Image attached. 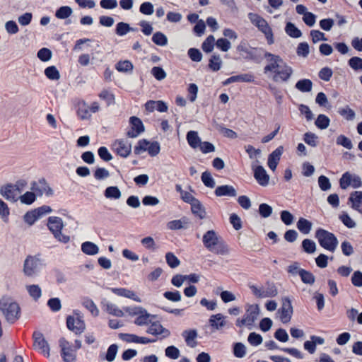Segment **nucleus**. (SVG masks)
<instances>
[{
	"instance_id": "obj_38",
	"label": "nucleus",
	"mask_w": 362,
	"mask_h": 362,
	"mask_svg": "<svg viewBox=\"0 0 362 362\" xmlns=\"http://www.w3.org/2000/svg\"><path fill=\"white\" fill-rule=\"evenodd\" d=\"M26 289L30 297L35 300H37L42 296V290L37 284L28 285L26 286Z\"/></svg>"
},
{
	"instance_id": "obj_47",
	"label": "nucleus",
	"mask_w": 362,
	"mask_h": 362,
	"mask_svg": "<svg viewBox=\"0 0 362 362\" xmlns=\"http://www.w3.org/2000/svg\"><path fill=\"white\" fill-rule=\"evenodd\" d=\"M105 310L110 315L116 317H122L124 315L123 311L118 308L116 305L108 303L106 304Z\"/></svg>"
},
{
	"instance_id": "obj_25",
	"label": "nucleus",
	"mask_w": 362,
	"mask_h": 362,
	"mask_svg": "<svg viewBox=\"0 0 362 362\" xmlns=\"http://www.w3.org/2000/svg\"><path fill=\"white\" fill-rule=\"evenodd\" d=\"M81 251L87 255L93 256L99 252L98 246L90 241H85L81 244Z\"/></svg>"
},
{
	"instance_id": "obj_30",
	"label": "nucleus",
	"mask_w": 362,
	"mask_h": 362,
	"mask_svg": "<svg viewBox=\"0 0 362 362\" xmlns=\"http://www.w3.org/2000/svg\"><path fill=\"white\" fill-rule=\"evenodd\" d=\"M73 13L72 8L69 6H62L57 9L55 12L56 18L59 19H66L68 18Z\"/></svg>"
},
{
	"instance_id": "obj_60",
	"label": "nucleus",
	"mask_w": 362,
	"mask_h": 362,
	"mask_svg": "<svg viewBox=\"0 0 362 362\" xmlns=\"http://www.w3.org/2000/svg\"><path fill=\"white\" fill-rule=\"evenodd\" d=\"M221 64L219 56L213 54L209 59V66L213 71H217L221 69Z\"/></svg>"
},
{
	"instance_id": "obj_12",
	"label": "nucleus",
	"mask_w": 362,
	"mask_h": 362,
	"mask_svg": "<svg viewBox=\"0 0 362 362\" xmlns=\"http://www.w3.org/2000/svg\"><path fill=\"white\" fill-rule=\"evenodd\" d=\"M131 129L127 132V136L129 138H136L145 131L144 125L140 118L136 116H132L129 118Z\"/></svg>"
},
{
	"instance_id": "obj_10",
	"label": "nucleus",
	"mask_w": 362,
	"mask_h": 362,
	"mask_svg": "<svg viewBox=\"0 0 362 362\" xmlns=\"http://www.w3.org/2000/svg\"><path fill=\"white\" fill-rule=\"evenodd\" d=\"M250 288L254 296L260 298L273 297L277 294V291L274 286H257L250 285Z\"/></svg>"
},
{
	"instance_id": "obj_31",
	"label": "nucleus",
	"mask_w": 362,
	"mask_h": 362,
	"mask_svg": "<svg viewBox=\"0 0 362 362\" xmlns=\"http://www.w3.org/2000/svg\"><path fill=\"white\" fill-rule=\"evenodd\" d=\"M298 229L303 234H308L312 228V223L308 220L300 218L297 222Z\"/></svg>"
},
{
	"instance_id": "obj_14",
	"label": "nucleus",
	"mask_w": 362,
	"mask_h": 362,
	"mask_svg": "<svg viewBox=\"0 0 362 362\" xmlns=\"http://www.w3.org/2000/svg\"><path fill=\"white\" fill-rule=\"evenodd\" d=\"M34 341V346L42 351L44 354L47 357L49 356V346L48 342L44 338L42 332L40 331H35L33 334Z\"/></svg>"
},
{
	"instance_id": "obj_34",
	"label": "nucleus",
	"mask_w": 362,
	"mask_h": 362,
	"mask_svg": "<svg viewBox=\"0 0 362 362\" xmlns=\"http://www.w3.org/2000/svg\"><path fill=\"white\" fill-rule=\"evenodd\" d=\"M238 49L240 56L243 58H252L253 54L256 52V49L249 47L246 44H242L238 47Z\"/></svg>"
},
{
	"instance_id": "obj_51",
	"label": "nucleus",
	"mask_w": 362,
	"mask_h": 362,
	"mask_svg": "<svg viewBox=\"0 0 362 362\" xmlns=\"http://www.w3.org/2000/svg\"><path fill=\"white\" fill-rule=\"evenodd\" d=\"M36 194L32 192H26L25 194L21 195L19 199L21 203L30 205L36 200Z\"/></svg>"
},
{
	"instance_id": "obj_17",
	"label": "nucleus",
	"mask_w": 362,
	"mask_h": 362,
	"mask_svg": "<svg viewBox=\"0 0 362 362\" xmlns=\"http://www.w3.org/2000/svg\"><path fill=\"white\" fill-rule=\"evenodd\" d=\"M348 203L351 207L362 214V191H354L350 194Z\"/></svg>"
},
{
	"instance_id": "obj_62",
	"label": "nucleus",
	"mask_w": 362,
	"mask_h": 362,
	"mask_svg": "<svg viewBox=\"0 0 362 362\" xmlns=\"http://www.w3.org/2000/svg\"><path fill=\"white\" fill-rule=\"evenodd\" d=\"M187 54L190 59L195 62H199L202 59V52L197 48H189L187 51Z\"/></svg>"
},
{
	"instance_id": "obj_46",
	"label": "nucleus",
	"mask_w": 362,
	"mask_h": 362,
	"mask_svg": "<svg viewBox=\"0 0 362 362\" xmlns=\"http://www.w3.org/2000/svg\"><path fill=\"white\" fill-rule=\"evenodd\" d=\"M201 180L206 187L209 188H214L215 187V181L209 171L202 173Z\"/></svg>"
},
{
	"instance_id": "obj_2",
	"label": "nucleus",
	"mask_w": 362,
	"mask_h": 362,
	"mask_svg": "<svg viewBox=\"0 0 362 362\" xmlns=\"http://www.w3.org/2000/svg\"><path fill=\"white\" fill-rule=\"evenodd\" d=\"M45 266V260L40 254L28 255L23 263V274L28 277L37 276Z\"/></svg>"
},
{
	"instance_id": "obj_6",
	"label": "nucleus",
	"mask_w": 362,
	"mask_h": 362,
	"mask_svg": "<svg viewBox=\"0 0 362 362\" xmlns=\"http://www.w3.org/2000/svg\"><path fill=\"white\" fill-rule=\"evenodd\" d=\"M248 18L252 25L256 26L265 36L269 45L274 43V37L272 30L268 23L262 16L257 13H250Z\"/></svg>"
},
{
	"instance_id": "obj_54",
	"label": "nucleus",
	"mask_w": 362,
	"mask_h": 362,
	"mask_svg": "<svg viewBox=\"0 0 362 362\" xmlns=\"http://www.w3.org/2000/svg\"><path fill=\"white\" fill-rule=\"evenodd\" d=\"M47 305L54 313L59 311L62 308L61 300L59 298L57 297L49 298L47 300Z\"/></svg>"
},
{
	"instance_id": "obj_4",
	"label": "nucleus",
	"mask_w": 362,
	"mask_h": 362,
	"mask_svg": "<svg viewBox=\"0 0 362 362\" xmlns=\"http://www.w3.org/2000/svg\"><path fill=\"white\" fill-rule=\"evenodd\" d=\"M202 243L204 247L211 252L223 255L224 247L220 238L214 230H207L202 236Z\"/></svg>"
},
{
	"instance_id": "obj_20",
	"label": "nucleus",
	"mask_w": 362,
	"mask_h": 362,
	"mask_svg": "<svg viewBox=\"0 0 362 362\" xmlns=\"http://www.w3.org/2000/svg\"><path fill=\"white\" fill-rule=\"evenodd\" d=\"M283 146H279L276 148L268 157V166L272 170L274 171L277 167V165L280 160L281 156L283 153Z\"/></svg>"
},
{
	"instance_id": "obj_1",
	"label": "nucleus",
	"mask_w": 362,
	"mask_h": 362,
	"mask_svg": "<svg viewBox=\"0 0 362 362\" xmlns=\"http://www.w3.org/2000/svg\"><path fill=\"white\" fill-rule=\"evenodd\" d=\"M264 57L267 60L264 73L269 78L277 83L284 82L289 79L293 74V69L281 57L265 52Z\"/></svg>"
},
{
	"instance_id": "obj_52",
	"label": "nucleus",
	"mask_w": 362,
	"mask_h": 362,
	"mask_svg": "<svg viewBox=\"0 0 362 362\" xmlns=\"http://www.w3.org/2000/svg\"><path fill=\"white\" fill-rule=\"evenodd\" d=\"M139 12L144 15L150 16L154 12V6L151 2H143L139 6Z\"/></svg>"
},
{
	"instance_id": "obj_50",
	"label": "nucleus",
	"mask_w": 362,
	"mask_h": 362,
	"mask_svg": "<svg viewBox=\"0 0 362 362\" xmlns=\"http://www.w3.org/2000/svg\"><path fill=\"white\" fill-rule=\"evenodd\" d=\"M115 67L119 72H127L133 69V64L129 60L119 61L116 64Z\"/></svg>"
},
{
	"instance_id": "obj_13",
	"label": "nucleus",
	"mask_w": 362,
	"mask_h": 362,
	"mask_svg": "<svg viewBox=\"0 0 362 362\" xmlns=\"http://www.w3.org/2000/svg\"><path fill=\"white\" fill-rule=\"evenodd\" d=\"M114 151L122 158H127L132 152L131 143L124 139H117L113 143Z\"/></svg>"
},
{
	"instance_id": "obj_57",
	"label": "nucleus",
	"mask_w": 362,
	"mask_h": 362,
	"mask_svg": "<svg viewBox=\"0 0 362 362\" xmlns=\"http://www.w3.org/2000/svg\"><path fill=\"white\" fill-rule=\"evenodd\" d=\"M99 97L100 99L105 100L108 106L115 103L114 94L107 90H102L99 94Z\"/></svg>"
},
{
	"instance_id": "obj_5",
	"label": "nucleus",
	"mask_w": 362,
	"mask_h": 362,
	"mask_svg": "<svg viewBox=\"0 0 362 362\" xmlns=\"http://www.w3.org/2000/svg\"><path fill=\"white\" fill-rule=\"evenodd\" d=\"M260 314V308L257 304L247 305L245 313L242 318H238L236 325L239 327H246L252 329L255 322L257 320Z\"/></svg>"
},
{
	"instance_id": "obj_40",
	"label": "nucleus",
	"mask_w": 362,
	"mask_h": 362,
	"mask_svg": "<svg viewBox=\"0 0 362 362\" xmlns=\"http://www.w3.org/2000/svg\"><path fill=\"white\" fill-rule=\"evenodd\" d=\"M313 83L309 79H302L296 83V88L301 92H309L312 90Z\"/></svg>"
},
{
	"instance_id": "obj_33",
	"label": "nucleus",
	"mask_w": 362,
	"mask_h": 362,
	"mask_svg": "<svg viewBox=\"0 0 362 362\" xmlns=\"http://www.w3.org/2000/svg\"><path fill=\"white\" fill-rule=\"evenodd\" d=\"M133 28L127 23L119 22L116 25L115 33L119 36H124L129 32H132Z\"/></svg>"
},
{
	"instance_id": "obj_36",
	"label": "nucleus",
	"mask_w": 362,
	"mask_h": 362,
	"mask_svg": "<svg viewBox=\"0 0 362 362\" xmlns=\"http://www.w3.org/2000/svg\"><path fill=\"white\" fill-rule=\"evenodd\" d=\"M46 77L52 81L59 80L60 78V74L55 66H47L44 71Z\"/></svg>"
},
{
	"instance_id": "obj_29",
	"label": "nucleus",
	"mask_w": 362,
	"mask_h": 362,
	"mask_svg": "<svg viewBox=\"0 0 362 362\" xmlns=\"http://www.w3.org/2000/svg\"><path fill=\"white\" fill-rule=\"evenodd\" d=\"M338 113L347 121H352L356 117V113L349 106L339 108Z\"/></svg>"
},
{
	"instance_id": "obj_23",
	"label": "nucleus",
	"mask_w": 362,
	"mask_h": 362,
	"mask_svg": "<svg viewBox=\"0 0 362 362\" xmlns=\"http://www.w3.org/2000/svg\"><path fill=\"white\" fill-rule=\"evenodd\" d=\"M1 194L8 201L15 202L17 201L16 189L12 184H8L1 187Z\"/></svg>"
},
{
	"instance_id": "obj_16",
	"label": "nucleus",
	"mask_w": 362,
	"mask_h": 362,
	"mask_svg": "<svg viewBox=\"0 0 362 362\" xmlns=\"http://www.w3.org/2000/svg\"><path fill=\"white\" fill-rule=\"evenodd\" d=\"M252 169L254 172V177L258 184L263 187L267 186L269 182V175L266 170L259 165H253Z\"/></svg>"
},
{
	"instance_id": "obj_53",
	"label": "nucleus",
	"mask_w": 362,
	"mask_h": 362,
	"mask_svg": "<svg viewBox=\"0 0 362 362\" xmlns=\"http://www.w3.org/2000/svg\"><path fill=\"white\" fill-rule=\"evenodd\" d=\"M37 56L42 62H45L51 59L52 53L49 49L42 47L38 50Z\"/></svg>"
},
{
	"instance_id": "obj_55",
	"label": "nucleus",
	"mask_w": 362,
	"mask_h": 362,
	"mask_svg": "<svg viewBox=\"0 0 362 362\" xmlns=\"http://www.w3.org/2000/svg\"><path fill=\"white\" fill-rule=\"evenodd\" d=\"M165 354L169 358L177 359L179 358V356L180 355V350L178 348H177L176 346H175L173 345H171V346H168L165 349Z\"/></svg>"
},
{
	"instance_id": "obj_27",
	"label": "nucleus",
	"mask_w": 362,
	"mask_h": 362,
	"mask_svg": "<svg viewBox=\"0 0 362 362\" xmlns=\"http://www.w3.org/2000/svg\"><path fill=\"white\" fill-rule=\"evenodd\" d=\"M146 332L148 334H152V335H159L161 334H164V337H168L170 334V332L168 329L164 328L159 323H153L147 329Z\"/></svg>"
},
{
	"instance_id": "obj_11",
	"label": "nucleus",
	"mask_w": 362,
	"mask_h": 362,
	"mask_svg": "<svg viewBox=\"0 0 362 362\" xmlns=\"http://www.w3.org/2000/svg\"><path fill=\"white\" fill-rule=\"evenodd\" d=\"M61 347V356L64 362H75L76 360V351L68 341L64 339L59 340Z\"/></svg>"
},
{
	"instance_id": "obj_43",
	"label": "nucleus",
	"mask_w": 362,
	"mask_h": 362,
	"mask_svg": "<svg viewBox=\"0 0 362 362\" xmlns=\"http://www.w3.org/2000/svg\"><path fill=\"white\" fill-rule=\"evenodd\" d=\"M149 141L146 139H140L134 148L135 155H140L141 153L147 151Z\"/></svg>"
},
{
	"instance_id": "obj_48",
	"label": "nucleus",
	"mask_w": 362,
	"mask_h": 362,
	"mask_svg": "<svg viewBox=\"0 0 362 362\" xmlns=\"http://www.w3.org/2000/svg\"><path fill=\"white\" fill-rule=\"evenodd\" d=\"M165 259L168 265L173 269L176 268L180 264L179 259L170 252L165 254Z\"/></svg>"
},
{
	"instance_id": "obj_41",
	"label": "nucleus",
	"mask_w": 362,
	"mask_h": 362,
	"mask_svg": "<svg viewBox=\"0 0 362 362\" xmlns=\"http://www.w3.org/2000/svg\"><path fill=\"white\" fill-rule=\"evenodd\" d=\"M117 351L118 346L116 344H111L107 348L104 359L108 362H112L116 358Z\"/></svg>"
},
{
	"instance_id": "obj_42",
	"label": "nucleus",
	"mask_w": 362,
	"mask_h": 362,
	"mask_svg": "<svg viewBox=\"0 0 362 362\" xmlns=\"http://www.w3.org/2000/svg\"><path fill=\"white\" fill-rule=\"evenodd\" d=\"M286 33L291 37L298 38L302 35L301 31L292 23H288L285 28Z\"/></svg>"
},
{
	"instance_id": "obj_15",
	"label": "nucleus",
	"mask_w": 362,
	"mask_h": 362,
	"mask_svg": "<svg viewBox=\"0 0 362 362\" xmlns=\"http://www.w3.org/2000/svg\"><path fill=\"white\" fill-rule=\"evenodd\" d=\"M278 314L283 323H288L291 320L293 314V307L289 299H284L282 306L279 310Z\"/></svg>"
},
{
	"instance_id": "obj_24",
	"label": "nucleus",
	"mask_w": 362,
	"mask_h": 362,
	"mask_svg": "<svg viewBox=\"0 0 362 362\" xmlns=\"http://www.w3.org/2000/svg\"><path fill=\"white\" fill-rule=\"evenodd\" d=\"M245 151L248 154L249 158L252 160L251 167L253 165H259V158L261 156L262 151L260 149L254 148L251 145H247L245 146Z\"/></svg>"
},
{
	"instance_id": "obj_9",
	"label": "nucleus",
	"mask_w": 362,
	"mask_h": 362,
	"mask_svg": "<svg viewBox=\"0 0 362 362\" xmlns=\"http://www.w3.org/2000/svg\"><path fill=\"white\" fill-rule=\"evenodd\" d=\"M30 189L38 197L42 196L44 193L47 197L53 195V190L48 185L45 178H41L38 181H33L31 183Z\"/></svg>"
},
{
	"instance_id": "obj_58",
	"label": "nucleus",
	"mask_w": 362,
	"mask_h": 362,
	"mask_svg": "<svg viewBox=\"0 0 362 362\" xmlns=\"http://www.w3.org/2000/svg\"><path fill=\"white\" fill-rule=\"evenodd\" d=\"M141 245L147 250L155 251L157 248L156 244L151 236H147L141 240Z\"/></svg>"
},
{
	"instance_id": "obj_19",
	"label": "nucleus",
	"mask_w": 362,
	"mask_h": 362,
	"mask_svg": "<svg viewBox=\"0 0 362 362\" xmlns=\"http://www.w3.org/2000/svg\"><path fill=\"white\" fill-rule=\"evenodd\" d=\"M226 324V317L223 315L218 313L212 315L209 319V325L212 331L221 329Z\"/></svg>"
},
{
	"instance_id": "obj_18",
	"label": "nucleus",
	"mask_w": 362,
	"mask_h": 362,
	"mask_svg": "<svg viewBox=\"0 0 362 362\" xmlns=\"http://www.w3.org/2000/svg\"><path fill=\"white\" fill-rule=\"evenodd\" d=\"M47 226L54 235L61 232L64 228L62 218L58 216H49L47 219Z\"/></svg>"
},
{
	"instance_id": "obj_59",
	"label": "nucleus",
	"mask_w": 362,
	"mask_h": 362,
	"mask_svg": "<svg viewBox=\"0 0 362 362\" xmlns=\"http://www.w3.org/2000/svg\"><path fill=\"white\" fill-rule=\"evenodd\" d=\"M160 151V146L158 141H149V144L148 146V153L150 156L154 157L156 156Z\"/></svg>"
},
{
	"instance_id": "obj_44",
	"label": "nucleus",
	"mask_w": 362,
	"mask_h": 362,
	"mask_svg": "<svg viewBox=\"0 0 362 362\" xmlns=\"http://www.w3.org/2000/svg\"><path fill=\"white\" fill-rule=\"evenodd\" d=\"M215 38L213 35H209L202 42V48L206 53L212 52L214 47Z\"/></svg>"
},
{
	"instance_id": "obj_21",
	"label": "nucleus",
	"mask_w": 362,
	"mask_h": 362,
	"mask_svg": "<svg viewBox=\"0 0 362 362\" xmlns=\"http://www.w3.org/2000/svg\"><path fill=\"white\" fill-rule=\"evenodd\" d=\"M109 290L118 296L125 297L136 302H141V299L134 291L126 288H109Z\"/></svg>"
},
{
	"instance_id": "obj_49",
	"label": "nucleus",
	"mask_w": 362,
	"mask_h": 362,
	"mask_svg": "<svg viewBox=\"0 0 362 362\" xmlns=\"http://www.w3.org/2000/svg\"><path fill=\"white\" fill-rule=\"evenodd\" d=\"M163 296L172 302H179L182 298L180 291L177 290L165 291L163 293Z\"/></svg>"
},
{
	"instance_id": "obj_26",
	"label": "nucleus",
	"mask_w": 362,
	"mask_h": 362,
	"mask_svg": "<svg viewBox=\"0 0 362 362\" xmlns=\"http://www.w3.org/2000/svg\"><path fill=\"white\" fill-rule=\"evenodd\" d=\"M186 139L189 146L194 149L198 148L202 142L197 132L193 130L189 131L187 133Z\"/></svg>"
},
{
	"instance_id": "obj_39",
	"label": "nucleus",
	"mask_w": 362,
	"mask_h": 362,
	"mask_svg": "<svg viewBox=\"0 0 362 362\" xmlns=\"http://www.w3.org/2000/svg\"><path fill=\"white\" fill-rule=\"evenodd\" d=\"M329 118L323 114L319 115L315 122L316 127L320 129H327L329 127Z\"/></svg>"
},
{
	"instance_id": "obj_7",
	"label": "nucleus",
	"mask_w": 362,
	"mask_h": 362,
	"mask_svg": "<svg viewBox=\"0 0 362 362\" xmlns=\"http://www.w3.org/2000/svg\"><path fill=\"white\" fill-rule=\"evenodd\" d=\"M315 237L320 245L328 251L334 252L338 245V240L336 236L326 230L318 229L316 231Z\"/></svg>"
},
{
	"instance_id": "obj_8",
	"label": "nucleus",
	"mask_w": 362,
	"mask_h": 362,
	"mask_svg": "<svg viewBox=\"0 0 362 362\" xmlns=\"http://www.w3.org/2000/svg\"><path fill=\"white\" fill-rule=\"evenodd\" d=\"M340 187L343 189L349 187L359 188L362 185L361 178L359 175L350 172L344 173L339 180Z\"/></svg>"
},
{
	"instance_id": "obj_28",
	"label": "nucleus",
	"mask_w": 362,
	"mask_h": 362,
	"mask_svg": "<svg viewBox=\"0 0 362 362\" xmlns=\"http://www.w3.org/2000/svg\"><path fill=\"white\" fill-rule=\"evenodd\" d=\"M104 195L107 199H118L121 197L122 194L118 187L110 186L105 189Z\"/></svg>"
},
{
	"instance_id": "obj_45",
	"label": "nucleus",
	"mask_w": 362,
	"mask_h": 362,
	"mask_svg": "<svg viewBox=\"0 0 362 362\" xmlns=\"http://www.w3.org/2000/svg\"><path fill=\"white\" fill-rule=\"evenodd\" d=\"M151 317V315L144 310L141 311V313L137 316V317L134 320V324L139 326L148 325L149 322L148 318Z\"/></svg>"
},
{
	"instance_id": "obj_35",
	"label": "nucleus",
	"mask_w": 362,
	"mask_h": 362,
	"mask_svg": "<svg viewBox=\"0 0 362 362\" xmlns=\"http://www.w3.org/2000/svg\"><path fill=\"white\" fill-rule=\"evenodd\" d=\"M153 42L158 46H165L168 44V38L162 32L158 31L153 33L152 38Z\"/></svg>"
},
{
	"instance_id": "obj_37",
	"label": "nucleus",
	"mask_w": 362,
	"mask_h": 362,
	"mask_svg": "<svg viewBox=\"0 0 362 362\" xmlns=\"http://www.w3.org/2000/svg\"><path fill=\"white\" fill-rule=\"evenodd\" d=\"M192 212L200 218H204L205 216V211L201 202L197 199L194 202L191 203Z\"/></svg>"
},
{
	"instance_id": "obj_56",
	"label": "nucleus",
	"mask_w": 362,
	"mask_h": 362,
	"mask_svg": "<svg viewBox=\"0 0 362 362\" xmlns=\"http://www.w3.org/2000/svg\"><path fill=\"white\" fill-rule=\"evenodd\" d=\"M23 218L26 223H28L29 226H32L37 219L40 218V217L34 209L26 212Z\"/></svg>"
},
{
	"instance_id": "obj_61",
	"label": "nucleus",
	"mask_w": 362,
	"mask_h": 362,
	"mask_svg": "<svg viewBox=\"0 0 362 362\" xmlns=\"http://www.w3.org/2000/svg\"><path fill=\"white\" fill-rule=\"evenodd\" d=\"M302 247L307 253H313L316 250L315 243L310 239H305L302 243Z\"/></svg>"
},
{
	"instance_id": "obj_3",
	"label": "nucleus",
	"mask_w": 362,
	"mask_h": 362,
	"mask_svg": "<svg viewBox=\"0 0 362 362\" xmlns=\"http://www.w3.org/2000/svg\"><path fill=\"white\" fill-rule=\"evenodd\" d=\"M0 310L10 324H13L21 317L18 303L10 298L4 297L0 300Z\"/></svg>"
},
{
	"instance_id": "obj_63",
	"label": "nucleus",
	"mask_w": 362,
	"mask_h": 362,
	"mask_svg": "<svg viewBox=\"0 0 362 362\" xmlns=\"http://www.w3.org/2000/svg\"><path fill=\"white\" fill-rule=\"evenodd\" d=\"M300 276L301 278L302 281L304 284L312 285L315 282V279L314 275L312 273H310V272L306 271L305 269L301 271V273L300 274Z\"/></svg>"
},
{
	"instance_id": "obj_22",
	"label": "nucleus",
	"mask_w": 362,
	"mask_h": 362,
	"mask_svg": "<svg viewBox=\"0 0 362 362\" xmlns=\"http://www.w3.org/2000/svg\"><path fill=\"white\" fill-rule=\"evenodd\" d=\"M182 336L184 338L186 344L191 347L194 348L197 345V342L195 341L198 336L197 329H191L184 330L182 333Z\"/></svg>"
},
{
	"instance_id": "obj_64",
	"label": "nucleus",
	"mask_w": 362,
	"mask_h": 362,
	"mask_svg": "<svg viewBox=\"0 0 362 362\" xmlns=\"http://www.w3.org/2000/svg\"><path fill=\"white\" fill-rule=\"evenodd\" d=\"M151 73L153 77L158 81H161L166 77L165 71L160 66H153L151 69Z\"/></svg>"
},
{
	"instance_id": "obj_32",
	"label": "nucleus",
	"mask_w": 362,
	"mask_h": 362,
	"mask_svg": "<svg viewBox=\"0 0 362 362\" xmlns=\"http://www.w3.org/2000/svg\"><path fill=\"white\" fill-rule=\"evenodd\" d=\"M82 305L90 312L93 316H98L99 315V310L97 308L95 303L89 298H85L83 299Z\"/></svg>"
}]
</instances>
